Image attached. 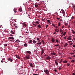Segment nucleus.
I'll return each instance as SVG.
<instances>
[{
	"instance_id": "7c9ffc66",
	"label": "nucleus",
	"mask_w": 75,
	"mask_h": 75,
	"mask_svg": "<svg viewBox=\"0 0 75 75\" xmlns=\"http://www.w3.org/2000/svg\"><path fill=\"white\" fill-rule=\"evenodd\" d=\"M56 42H57V43H58V42H59L58 40H57V39L56 40Z\"/></svg>"
},
{
	"instance_id": "4468645a",
	"label": "nucleus",
	"mask_w": 75,
	"mask_h": 75,
	"mask_svg": "<svg viewBox=\"0 0 75 75\" xmlns=\"http://www.w3.org/2000/svg\"><path fill=\"white\" fill-rule=\"evenodd\" d=\"M35 7H36V8H37V7H38V5L37 4H36V3L35 4Z\"/></svg>"
},
{
	"instance_id": "58836bf2",
	"label": "nucleus",
	"mask_w": 75,
	"mask_h": 75,
	"mask_svg": "<svg viewBox=\"0 0 75 75\" xmlns=\"http://www.w3.org/2000/svg\"><path fill=\"white\" fill-rule=\"evenodd\" d=\"M49 25H46L45 26L46 28H47V27H48V26Z\"/></svg>"
},
{
	"instance_id": "c03bdc74",
	"label": "nucleus",
	"mask_w": 75,
	"mask_h": 75,
	"mask_svg": "<svg viewBox=\"0 0 75 75\" xmlns=\"http://www.w3.org/2000/svg\"><path fill=\"white\" fill-rule=\"evenodd\" d=\"M73 44V43H72V42L71 43H70V44L69 45H72Z\"/></svg>"
},
{
	"instance_id": "bf43d9fd",
	"label": "nucleus",
	"mask_w": 75,
	"mask_h": 75,
	"mask_svg": "<svg viewBox=\"0 0 75 75\" xmlns=\"http://www.w3.org/2000/svg\"><path fill=\"white\" fill-rule=\"evenodd\" d=\"M33 75H38L37 74H33Z\"/></svg>"
},
{
	"instance_id": "a19ab883",
	"label": "nucleus",
	"mask_w": 75,
	"mask_h": 75,
	"mask_svg": "<svg viewBox=\"0 0 75 75\" xmlns=\"http://www.w3.org/2000/svg\"><path fill=\"white\" fill-rule=\"evenodd\" d=\"M36 3L37 4L38 6H40V4H38V3Z\"/></svg>"
},
{
	"instance_id": "13d9d810",
	"label": "nucleus",
	"mask_w": 75,
	"mask_h": 75,
	"mask_svg": "<svg viewBox=\"0 0 75 75\" xmlns=\"http://www.w3.org/2000/svg\"><path fill=\"white\" fill-rule=\"evenodd\" d=\"M60 33H61V32H62V30H61V29H60Z\"/></svg>"
},
{
	"instance_id": "20e7f679",
	"label": "nucleus",
	"mask_w": 75,
	"mask_h": 75,
	"mask_svg": "<svg viewBox=\"0 0 75 75\" xmlns=\"http://www.w3.org/2000/svg\"><path fill=\"white\" fill-rule=\"evenodd\" d=\"M72 37L71 36H69L68 37L67 39L68 40H71V39H72Z\"/></svg>"
},
{
	"instance_id": "5701e85b",
	"label": "nucleus",
	"mask_w": 75,
	"mask_h": 75,
	"mask_svg": "<svg viewBox=\"0 0 75 75\" xmlns=\"http://www.w3.org/2000/svg\"><path fill=\"white\" fill-rule=\"evenodd\" d=\"M35 23H36V24H39L40 23H39V22H38V21H36V22H35Z\"/></svg>"
},
{
	"instance_id": "49530a36",
	"label": "nucleus",
	"mask_w": 75,
	"mask_h": 75,
	"mask_svg": "<svg viewBox=\"0 0 75 75\" xmlns=\"http://www.w3.org/2000/svg\"><path fill=\"white\" fill-rule=\"evenodd\" d=\"M63 21V20H62V19H60V21Z\"/></svg>"
},
{
	"instance_id": "052dcab7",
	"label": "nucleus",
	"mask_w": 75,
	"mask_h": 75,
	"mask_svg": "<svg viewBox=\"0 0 75 75\" xmlns=\"http://www.w3.org/2000/svg\"><path fill=\"white\" fill-rule=\"evenodd\" d=\"M54 71H55L56 72H57V70H56V69H54Z\"/></svg>"
},
{
	"instance_id": "a878e982",
	"label": "nucleus",
	"mask_w": 75,
	"mask_h": 75,
	"mask_svg": "<svg viewBox=\"0 0 75 75\" xmlns=\"http://www.w3.org/2000/svg\"><path fill=\"white\" fill-rule=\"evenodd\" d=\"M24 46V47H26V46H27L26 47H27V44H26V43H25L24 45H23Z\"/></svg>"
},
{
	"instance_id": "2f4dec72",
	"label": "nucleus",
	"mask_w": 75,
	"mask_h": 75,
	"mask_svg": "<svg viewBox=\"0 0 75 75\" xmlns=\"http://www.w3.org/2000/svg\"><path fill=\"white\" fill-rule=\"evenodd\" d=\"M61 69H62V68H61V67H59V68H58V69H59V70H60Z\"/></svg>"
},
{
	"instance_id": "e2e57ef3",
	"label": "nucleus",
	"mask_w": 75,
	"mask_h": 75,
	"mask_svg": "<svg viewBox=\"0 0 75 75\" xmlns=\"http://www.w3.org/2000/svg\"><path fill=\"white\" fill-rule=\"evenodd\" d=\"M72 57H75V55H74L72 56Z\"/></svg>"
},
{
	"instance_id": "dca6fc26",
	"label": "nucleus",
	"mask_w": 75,
	"mask_h": 75,
	"mask_svg": "<svg viewBox=\"0 0 75 75\" xmlns=\"http://www.w3.org/2000/svg\"><path fill=\"white\" fill-rule=\"evenodd\" d=\"M44 52V50H43V49H42L41 54H43Z\"/></svg>"
},
{
	"instance_id": "72a5a7b5",
	"label": "nucleus",
	"mask_w": 75,
	"mask_h": 75,
	"mask_svg": "<svg viewBox=\"0 0 75 75\" xmlns=\"http://www.w3.org/2000/svg\"><path fill=\"white\" fill-rule=\"evenodd\" d=\"M62 59H61V60L60 62H59V63H61V62H62Z\"/></svg>"
},
{
	"instance_id": "f8f14e48",
	"label": "nucleus",
	"mask_w": 75,
	"mask_h": 75,
	"mask_svg": "<svg viewBox=\"0 0 75 75\" xmlns=\"http://www.w3.org/2000/svg\"><path fill=\"white\" fill-rule=\"evenodd\" d=\"M61 11H62L63 15H65V12L64 11V10L63 9H62L61 10Z\"/></svg>"
},
{
	"instance_id": "f704fd0d",
	"label": "nucleus",
	"mask_w": 75,
	"mask_h": 75,
	"mask_svg": "<svg viewBox=\"0 0 75 75\" xmlns=\"http://www.w3.org/2000/svg\"><path fill=\"white\" fill-rule=\"evenodd\" d=\"M57 19L58 20H60V18H57Z\"/></svg>"
},
{
	"instance_id": "423d86ee",
	"label": "nucleus",
	"mask_w": 75,
	"mask_h": 75,
	"mask_svg": "<svg viewBox=\"0 0 75 75\" xmlns=\"http://www.w3.org/2000/svg\"><path fill=\"white\" fill-rule=\"evenodd\" d=\"M8 61H10L11 62H12L13 61V59H12L11 58H8Z\"/></svg>"
},
{
	"instance_id": "f3484780",
	"label": "nucleus",
	"mask_w": 75,
	"mask_h": 75,
	"mask_svg": "<svg viewBox=\"0 0 75 75\" xmlns=\"http://www.w3.org/2000/svg\"><path fill=\"white\" fill-rule=\"evenodd\" d=\"M71 62H72V63H73V62H75V60L74 59H73L71 61Z\"/></svg>"
},
{
	"instance_id": "6ab92c4d",
	"label": "nucleus",
	"mask_w": 75,
	"mask_h": 75,
	"mask_svg": "<svg viewBox=\"0 0 75 75\" xmlns=\"http://www.w3.org/2000/svg\"><path fill=\"white\" fill-rule=\"evenodd\" d=\"M27 52V53L29 54H31V52L30 51H28Z\"/></svg>"
},
{
	"instance_id": "4d7b16f0",
	"label": "nucleus",
	"mask_w": 75,
	"mask_h": 75,
	"mask_svg": "<svg viewBox=\"0 0 75 75\" xmlns=\"http://www.w3.org/2000/svg\"><path fill=\"white\" fill-rule=\"evenodd\" d=\"M11 37H13V36L12 35H10Z\"/></svg>"
},
{
	"instance_id": "8fccbe9b",
	"label": "nucleus",
	"mask_w": 75,
	"mask_h": 75,
	"mask_svg": "<svg viewBox=\"0 0 75 75\" xmlns=\"http://www.w3.org/2000/svg\"><path fill=\"white\" fill-rule=\"evenodd\" d=\"M37 40H38V41H39V40H40V38H37Z\"/></svg>"
},
{
	"instance_id": "39448f33",
	"label": "nucleus",
	"mask_w": 75,
	"mask_h": 75,
	"mask_svg": "<svg viewBox=\"0 0 75 75\" xmlns=\"http://www.w3.org/2000/svg\"><path fill=\"white\" fill-rule=\"evenodd\" d=\"M58 29H59L57 27L55 29V31H57V32H58V31H59V30Z\"/></svg>"
},
{
	"instance_id": "6e6552de",
	"label": "nucleus",
	"mask_w": 75,
	"mask_h": 75,
	"mask_svg": "<svg viewBox=\"0 0 75 75\" xmlns=\"http://www.w3.org/2000/svg\"><path fill=\"white\" fill-rule=\"evenodd\" d=\"M51 42H52L53 43V42H55V40L53 38H52L51 39Z\"/></svg>"
},
{
	"instance_id": "79ce46f5",
	"label": "nucleus",
	"mask_w": 75,
	"mask_h": 75,
	"mask_svg": "<svg viewBox=\"0 0 75 75\" xmlns=\"http://www.w3.org/2000/svg\"><path fill=\"white\" fill-rule=\"evenodd\" d=\"M71 42H72V41H68V42H69V43H71Z\"/></svg>"
},
{
	"instance_id": "9d476101",
	"label": "nucleus",
	"mask_w": 75,
	"mask_h": 75,
	"mask_svg": "<svg viewBox=\"0 0 75 75\" xmlns=\"http://www.w3.org/2000/svg\"><path fill=\"white\" fill-rule=\"evenodd\" d=\"M16 58H18V59H20V56H19V55H16Z\"/></svg>"
},
{
	"instance_id": "a18cd8bd",
	"label": "nucleus",
	"mask_w": 75,
	"mask_h": 75,
	"mask_svg": "<svg viewBox=\"0 0 75 75\" xmlns=\"http://www.w3.org/2000/svg\"><path fill=\"white\" fill-rule=\"evenodd\" d=\"M28 10H29V11H31V8H28Z\"/></svg>"
},
{
	"instance_id": "c9c22d12",
	"label": "nucleus",
	"mask_w": 75,
	"mask_h": 75,
	"mask_svg": "<svg viewBox=\"0 0 75 75\" xmlns=\"http://www.w3.org/2000/svg\"><path fill=\"white\" fill-rule=\"evenodd\" d=\"M4 46L5 47H6V46H7V44H4Z\"/></svg>"
},
{
	"instance_id": "338daca9",
	"label": "nucleus",
	"mask_w": 75,
	"mask_h": 75,
	"mask_svg": "<svg viewBox=\"0 0 75 75\" xmlns=\"http://www.w3.org/2000/svg\"><path fill=\"white\" fill-rule=\"evenodd\" d=\"M15 28H17V26H15Z\"/></svg>"
},
{
	"instance_id": "aec40b11",
	"label": "nucleus",
	"mask_w": 75,
	"mask_h": 75,
	"mask_svg": "<svg viewBox=\"0 0 75 75\" xmlns=\"http://www.w3.org/2000/svg\"><path fill=\"white\" fill-rule=\"evenodd\" d=\"M51 55H56V53H55L54 52H52L51 54Z\"/></svg>"
},
{
	"instance_id": "774afa93",
	"label": "nucleus",
	"mask_w": 75,
	"mask_h": 75,
	"mask_svg": "<svg viewBox=\"0 0 75 75\" xmlns=\"http://www.w3.org/2000/svg\"><path fill=\"white\" fill-rule=\"evenodd\" d=\"M4 61L3 60L1 61V62H3Z\"/></svg>"
},
{
	"instance_id": "bb28decb",
	"label": "nucleus",
	"mask_w": 75,
	"mask_h": 75,
	"mask_svg": "<svg viewBox=\"0 0 75 75\" xmlns=\"http://www.w3.org/2000/svg\"><path fill=\"white\" fill-rule=\"evenodd\" d=\"M29 43L31 44V42H32V40H30L29 42Z\"/></svg>"
},
{
	"instance_id": "7ed1b4c3",
	"label": "nucleus",
	"mask_w": 75,
	"mask_h": 75,
	"mask_svg": "<svg viewBox=\"0 0 75 75\" xmlns=\"http://www.w3.org/2000/svg\"><path fill=\"white\" fill-rule=\"evenodd\" d=\"M46 59H51V57H50V56H48L46 58Z\"/></svg>"
},
{
	"instance_id": "a211bd4d",
	"label": "nucleus",
	"mask_w": 75,
	"mask_h": 75,
	"mask_svg": "<svg viewBox=\"0 0 75 75\" xmlns=\"http://www.w3.org/2000/svg\"><path fill=\"white\" fill-rule=\"evenodd\" d=\"M41 44H42V42H38L37 43V44L38 45H39V46H40V45Z\"/></svg>"
},
{
	"instance_id": "2eb2a0df",
	"label": "nucleus",
	"mask_w": 75,
	"mask_h": 75,
	"mask_svg": "<svg viewBox=\"0 0 75 75\" xmlns=\"http://www.w3.org/2000/svg\"><path fill=\"white\" fill-rule=\"evenodd\" d=\"M55 63L56 65H58V63L57 62L56 60L55 61Z\"/></svg>"
},
{
	"instance_id": "680f3d73",
	"label": "nucleus",
	"mask_w": 75,
	"mask_h": 75,
	"mask_svg": "<svg viewBox=\"0 0 75 75\" xmlns=\"http://www.w3.org/2000/svg\"><path fill=\"white\" fill-rule=\"evenodd\" d=\"M74 40H75V36H74Z\"/></svg>"
},
{
	"instance_id": "e433bc0d",
	"label": "nucleus",
	"mask_w": 75,
	"mask_h": 75,
	"mask_svg": "<svg viewBox=\"0 0 75 75\" xmlns=\"http://www.w3.org/2000/svg\"><path fill=\"white\" fill-rule=\"evenodd\" d=\"M71 55H74V53H70Z\"/></svg>"
},
{
	"instance_id": "ea45409f",
	"label": "nucleus",
	"mask_w": 75,
	"mask_h": 75,
	"mask_svg": "<svg viewBox=\"0 0 75 75\" xmlns=\"http://www.w3.org/2000/svg\"><path fill=\"white\" fill-rule=\"evenodd\" d=\"M47 21L49 23H50V20H47Z\"/></svg>"
},
{
	"instance_id": "6e6d98bb",
	"label": "nucleus",
	"mask_w": 75,
	"mask_h": 75,
	"mask_svg": "<svg viewBox=\"0 0 75 75\" xmlns=\"http://www.w3.org/2000/svg\"><path fill=\"white\" fill-rule=\"evenodd\" d=\"M42 21H44V20H45V19H42Z\"/></svg>"
},
{
	"instance_id": "f257e3e1",
	"label": "nucleus",
	"mask_w": 75,
	"mask_h": 75,
	"mask_svg": "<svg viewBox=\"0 0 75 75\" xmlns=\"http://www.w3.org/2000/svg\"><path fill=\"white\" fill-rule=\"evenodd\" d=\"M45 72L47 74V75H49V71L48 70L46 69L44 70Z\"/></svg>"
},
{
	"instance_id": "09e8293b",
	"label": "nucleus",
	"mask_w": 75,
	"mask_h": 75,
	"mask_svg": "<svg viewBox=\"0 0 75 75\" xmlns=\"http://www.w3.org/2000/svg\"><path fill=\"white\" fill-rule=\"evenodd\" d=\"M68 25V23H66L65 24V25Z\"/></svg>"
},
{
	"instance_id": "603ef678",
	"label": "nucleus",
	"mask_w": 75,
	"mask_h": 75,
	"mask_svg": "<svg viewBox=\"0 0 75 75\" xmlns=\"http://www.w3.org/2000/svg\"><path fill=\"white\" fill-rule=\"evenodd\" d=\"M2 60H4H4H5V58H2Z\"/></svg>"
},
{
	"instance_id": "0e129e2a",
	"label": "nucleus",
	"mask_w": 75,
	"mask_h": 75,
	"mask_svg": "<svg viewBox=\"0 0 75 75\" xmlns=\"http://www.w3.org/2000/svg\"><path fill=\"white\" fill-rule=\"evenodd\" d=\"M72 75H75V74L73 73L72 74Z\"/></svg>"
},
{
	"instance_id": "864d4df0",
	"label": "nucleus",
	"mask_w": 75,
	"mask_h": 75,
	"mask_svg": "<svg viewBox=\"0 0 75 75\" xmlns=\"http://www.w3.org/2000/svg\"><path fill=\"white\" fill-rule=\"evenodd\" d=\"M73 47H75V45H73Z\"/></svg>"
},
{
	"instance_id": "3c124183",
	"label": "nucleus",
	"mask_w": 75,
	"mask_h": 75,
	"mask_svg": "<svg viewBox=\"0 0 75 75\" xmlns=\"http://www.w3.org/2000/svg\"><path fill=\"white\" fill-rule=\"evenodd\" d=\"M67 37L65 36V37H64L63 38L64 39H66V38Z\"/></svg>"
},
{
	"instance_id": "ddd939ff",
	"label": "nucleus",
	"mask_w": 75,
	"mask_h": 75,
	"mask_svg": "<svg viewBox=\"0 0 75 75\" xmlns=\"http://www.w3.org/2000/svg\"><path fill=\"white\" fill-rule=\"evenodd\" d=\"M18 10H19V11H20V12H21V11H22V8H20L18 9Z\"/></svg>"
},
{
	"instance_id": "69168bd1",
	"label": "nucleus",
	"mask_w": 75,
	"mask_h": 75,
	"mask_svg": "<svg viewBox=\"0 0 75 75\" xmlns=\"http://www.w3.org/2000/svg\"><path fill=\"white\" fill-rule=\"evenodd\" d=\"M73 52H74V53H75V51L74 50H73Z\"/></svg>"
},
{
	"instance_id": "4be33fe9",
	"label": "nucleus",
	"mask_w": 75,
	"mask_h": 75,
	"mask_svg": "<svg viewBox=\"0 0 75 75\" xmlns=\"http://www.w3.org/2000/svg\"><path fill=\"white\" fill-rule=\"evenodd\" d=\"M30 67H33V64L32 63L30 64Z\"/></svg>"
},
{
	"instance_id": "c756f323",
	"label": "nucleus",
	"mask_w": 75,
	"mask_h": 75,
	"mask_svg": "<svg viewBox=\"0 0 75 75\" xmlns=\"http://www.w3.org/2000/svg\"><path fill=\"white\" fill-rule=\"evenodd\" d=\"M66 34V32H64V34H63V35L64 36H65V34Z\"/></svg>"
},
{
	"instance_id": "1a4fd4ad",
	"label": "nucleus",
	"mask_w": 75,
	"mask_h": 75,
	"mask_svg": "<svg viewBox=\"0 0 75 75\" xmlns=\"http://www.w3.org/2000/svg\"><path fill=\"white\" fill-rule=\"evenodd\" d=\"M8 38L10 39V40H14V38L13 37H9Z\"/></svg>"
},
{
	"instance_id": "cd10ccee",
	"label": "nucleus",
	"mask_w": 75,
	"mask_h": 75,
	"mask_svg": "<svg viewBox=\"0 0 75 75\" xmlns=\"http://www.w3.org/2000/svg\"><path fill=\"white\" fill-rule=\"evenodd\" d=\"M72 33H73V34H75V32L74 31L72 30L71 31Z\"/></svg>"
},
{
	"instance_id": "5fc2aeb1",
	"label": "nucleus",
	"mask_w": 75,
	"mask_h": 75,
	"mask_svg": "<svg viewBox=\"0 0 75 75\" xmlns=\"http://www.w3.org/2000/svg\"><path fill=\"white\" fill-rule=\"evenodd\" d=\"M52 25H53V26H55V25L54 24L52 23Z\"/></svg>"
},
{
	"instance_id": "412c9836",
	"label": "nucleus",
	"mask_w": 75,
	"mask_h": 75,
	"mask_svg": "<svg viewBox=\"0 0 75 75\" xmlns=\"http://www.w3.org/2000/svg\"><path fill=\"white\" fill-rule=\"evenodd\" d=\"M63 63L65 64L66 63H67L68 62L67 61H63Z\"/></svg>"
},
{
	"instance_id": "473e14b6",
	"label": "nucleus",
	"mask_w": 75,
	"mask_h": 75,
	"mask_svg": "<svg viewBox=\"0 0 75 75\" xmlns=\"http://www.w3.org/2000/svg\"><path fill=\"white\" fill-rule=\"evenodd\" d=\"M13 11H16V10H17V8H15L14 9H13Z\"/></svg>"
},
{
	"instance_id": "4c0bfd02",
	"label": "nucleus",
	"mask_w": 75,
	"mask_h": 75,
	"mask_svg": "<svg viewBox=\"0 0 75 75\" xmlns=\"http://www.w3.org/2000/svg\"><path fill=\"white\" fill-rule=\"evenodd\" d=\"M60 22H59L58 23V26L59 27V26H60Z\"/></svg>"
},
{
	"instance_id": "0eeeda50",
	"label": "nucleus",
	"mask_w": 75,
	"mask_h": 75,
	"mask_svg": "<svg viewBox=\"0 0 75 75\" xmlns=\"http://www.w3.org/2000/svg\"><path fill=\"white\" fill-rule=\"evenodd\" d=\"M23 26H24L25 27H27V25L25 23H22Z\"/></svg>"
},
{
	"instance_id": "de8ad7c7",
	"label": "nucleus",
	"mask_w": 75,
	"mask_h": 75,
	"mask_svg": "<svg viewBox=\"0 0 75 75\" xmlns=\"http://www.w3.org/2000/svg\"><path fill=\"white\" fill-rule=\"evenodd\" d=\"M10 41H11V42H14V41H13V40H10Z\"/></svg>"
},
{
	"instance_id": "9b49d317",
	"label": "nucleus",
	"mask_w": 75,
	"mask_h": 75,
	"mask_svg": "<svg viewBox=\"0 0 75 75\" xmlns=\"http://www.w3.org/2000/svg\"><path fill=\"white\" fill-rule=\"evenodd\" d=\"M33 44H36V43H37V42H36V41L35 40H33Z\"/></svg>"
},
{
	"instance_id": "b1692460",
	"label": "nucleus",
	"mask_w": 75,
	"mask_h": 75,
	"mask_svg": "<svg viewBox=\"0 0 75 75\" xmlns=\"http://www.w3.org/2000/svg\"><path fill=\"white\" fill-rule=\"evenodd\" d=\"M11 33L13 34H15V33L13 32L12 30H11Z\"/></svg>"
},
{
	"instance_id": "c85d7f7f",
	"label": "nucleus",
	"mask_w": 75,
	"mask_h": 75,
	"mask_svg": "<svg viewBox=\"0 0 75 75\" xmlns=\"http://www.w3.org/2000/svg\"><path fill=\"white\" fill-rule=\"evenodd\" d=\"M38 27L39 28H41V27L40 25H38Z\"/></svg>"
},
{
	"instance_id": "f03ea898",
	"label": "nucleus",
	"mask_w": 75,
	"mask_h": 75,
	"mask_svg": "<svg viewBox=\"0 0 75 75\" xmlns=\"http://www.w3.org/2000/svg\"><path fill=\"white\" fill-rule=\"evenodd\" d=\"M30 58V55H27L25 57V58L27 59H29Z\"/></svg>"
},
{
	"instance_id": "37998d69",
	"label": "nucleus",
	"mask_w": 75,
	"mask_h": 75,
	"mask_svg": "<svg viewBox=\"0 0 75 75\" xmlns=\"http://www.w3.org/2000/svg\"><path fill=\"white\" fill-rule=\"evenodd\" d=\"M70 65V64H69V63H67V65L68 66H69V65Z\"/></svg>"
},
{
	"instance_id": "393cba45",
	"label": "nucleus",
	"mask_w": 75,
	"mask_h": 75,
	"mask_svg": "<svg viewBox=\"0 0 75 75\" xmlns=\"http://www.w3.org/2000/svg\"><path fill=\"white\" fill-rule=\"evenodd\" d=\"M67 45H68V44H67V43H66L65 44L64 46L65 47H66V46H67Z\"/></svg>"
}]
</instances>
